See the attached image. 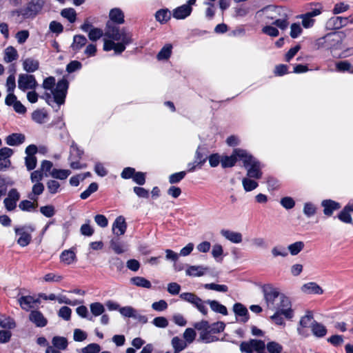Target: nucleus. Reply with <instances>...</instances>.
I'll use <instances>...</instances> for the list:
<instances>
[{
	"label": "nucleus",
	"instance_id": "052dcab7",
	"mask_svg": "<svg viewBox=\"0 0 353 353\" xmlns=\"http://www.w3.org/2000/svg\"><path fill=\"white\" fill-rule=\"evenodd\" d=\"M61 15L68 19L71 23L74 22L76 19V12L73 8H65L61 11Z\"/></svg>",
	"mask_w": 353,
	"mask_h": 353
},
{
	"label": "nucleus",
	"instance_id": "79ce46f5",
	"mask_svg": "<svg viewBox=\"0 0 353 353\" xmlns=\"http://www.w3.org/2000/svg\"><path fill=\"white\" fill-rule=\"evenodd\" d=\"M155 18L161 23H165L170 19V12L168 9L159 10L156 12Z\"/></svg>",
	"mask_w": 353,
	"mask_h": 353
},
{
	"label": "nucleus",
	"instance_id": "9d476101",
	"mask_svg": "<svg viewBox=\"0 0 353 353\" xmlns=\"http://www.w3.org/2000/svg\"><path fill=\"white\" fill-rule=\"evenodd\" d=\"M196 0H188L186 3L180 6L172 11V16L176 19H184L189 17L192 11V6L196 4Z\"/></svg>",
	"mask_w": 353,
	"mask_h": 353
},
{
	"label": "nucleus",
	"instance_id": "774afa93",
	"mask_svg": "<svg viewBox=\"0 0 353 353\" xmlns=\"http://www.w3.org/2000/svg\"><path fill=\"white\" fill-rule=\"evenodd\" d=\"M37 160L35 156H26L25 164L28 170L30 171L35 168Z\"/></svg>",
	"mask_w": 353,
	"mask_h": 353
},
{
	"label": "nucleus",
	"instance_id": "ea45409f",
	"mask_svg": "<svg viewBox=\"0 0 353 353\" xmlns=\"http://www.w3.org/2000/svg\"><path fill=\"white\" fill-rule=\"evenodd\" d=\"M70 174L71 172L69 170L53 169L50 172L52 177L60 180L66 179Z\"/></svg>",
	"mask_w": 353,
	"mask_h": 353
},
{
	"label": "nucleus",
	"instance_id": "6ab92c4d",
	"mask_svg": "<svg viewBox=\"0 0 353 353\" xmlns=\"http://www.w3.org/2000/svg\"><path fill=\"white\" fill-rule=\"evenodd\" d=\"M323 207V213L327 216H331L334 210L340 208V204L332 200H324L321 203Z\"/></svg>",
	"mask_w": 353,
	"mask_h": 353
},
{
	"label": "nucleus",
	"instance_id": "9b49d317",
	"mask_svg": "<svg viewBox=\"0 0 353 353\" xmlns=\"http://www.w3.org/2000/svg\"><path fill=\"white\" fill-rule=\"evenodd\" d=\"M20 199V194L15 188H12L8 193L7 197L3 200L5 208L8 211L14 210L17 203Z\"/></svg>",
	"mask_w": 353,
	"mask_h": 353
},
{
	"label": "nucleus",
	"instance_id": "412c9836",
	"mask_svg": "<svg viewBox=\"0 0 353 353\" xmlns=\"http://www.w3.org/2000/svg\"><path fill=\"white\" fill-rule=\"evenodd\" d=\"M349 23V19L342 17H334L330 19L327 25L332 29H340L341 28L346 26Z\"/></svg>",
	"mask_w": 353,
	"mask_h": 353
},
{
	"label": "nucleus",
	"instance_id": "b1692460",
	"mask_svg": "<svg viewBox=\"0 0 353 353\" xmlns=\"http://www.w3.org/2000/svg\"><path fill=\"white\" fill-rule=\"evenodd\" d=\"M44 190V185L41 183H36L32 188V191L28 195L29 199L37 201L38 196L41 195Z\"/></svg>",
	"mask_w": 353,
	"mask_h": 353
},
{
	"label": "nucleus",
	"instance_id": "ddd939ff",
	"mask_svg": "<svg viewBox=\"0 0 353 353\" xmlns=\"http://www.w3.org/2000/svg\"><path fill=\"white\" fill-rule=\"evenodd\" d=\"M209 270V268L203 265H188L185 274L188 276H202Z\"/></svg>",
	"mask_w": 353,
	"mask_h": 353
},
{
	"label": "nucleus",
	"instance_id": "0e129e2a",
	"mask_svg": "<svg viewBox=\"0 0 353 353\" xmlns=\"http://www.w3.org/2000/svg\"><path fill=\"white\" fill-rule=\"evenodd\" d=\"M41 213L46 217H52L55 214L54 207L52 205H48L40 208Z\"/></svg>",
	"mask_w": 353,
	"mask_h": 353
},
{
	"label": "nucleus",
	"instance_id": "6e6d98bb",
	"mask_svg": "<svg viewBox=\"0 0 353 353\" xmlns=\"http://www.w3.org/2000/svg\"><path fill=\"white\" fill-rule=\"evenodd\" d=\"M14 321L10 317L0 318V327L5 329H13L15 327Z\"/></svg>",
	"mask_w": 353,
	"mask_h": 353
},
{
	"label": "nucleus",
	"instance_id": "5701e85b",
	"mask_svg": "<svg viewBox=\"0 0 353 353\" xmlns=\"http://www.w3.org/2000/svg\"><path fill=\"white\" fill-rule=\"evenodd\" d=\"M313 319V314L311 311L307 310L306 314L302 316L299 321L297 332L299 334H303V329L307 327L309 324Z\"/></svg>",
	"mask_w": 353,
	"mask_h": 353
},
{
	"label": "nucleus",
	"instance_id": "c85d7f7f",
	"mask_svg": "<svg viewBox=\"0 0 353 353\" xmlns=\"http://www.w3.org/2000/svg\"><path fill=\"white\" fill-rule=\"evenodd\" d=\"M130 282L137 286L143 288L150 289L152 288V284L150 281L142 276H134L130 279Z\"/></svg>",
	"mask_w": 353,
	"mask_h": 353
},
{
	"label": "nucleus",
	"instance_id": "dca6fc26",
	"mask_svg": "<svg viewBox=\"0 0 353 353\" xmlns=\"http://www.w3.org/2000/svg\"><path fill=\"white\" fill-rule=\"evenodd\" d=\"M29 319L34 323L37 327H44L48 323L47 319L44 317L43 314L37 310H33L30 312Z\"/></svg>",
	"mask_w": 353,
	"mask_h": 353
},
{
	"label": "nucleus",
	"instance_id": "7c9ffc66",
	"mask_svg": "<svg viewBox=\"0 0 353 353\" xmlns=\"http://www.w3.org/2000/svg\"><path fill=\"white\" fill-rule=\"evenodd\" d=\"M25 140V136L21 134L14 133L6 138V143L9 145H17L22 143Z\"/></svg>",
	"mask_w": 353,
	"mask_h": 353
},
{
	"label": "nucleus",
	"instance_id": "bb28decb",
	"mask_svg": "<svg viewBox=\"0 0 353 353\" xmlns=\"http://www.w3.org/2000/svg\"><path fill=\"white\" fill-rule=\"evenodd\" d=\"M61 261L70 265L76 261V254L74 251L71 250H64L60 255Z\"/></svg>",
	"mask_w": 353,
	"mask_h": 353
},
{
	"label": "nucleus",
	"instance_id": "c9c22d12",
	"mask_svg": "<svg viewBox=\"0 0 353 353\" xmlns=\"http://www.w3.org/2000/svg\"><path fill=\"white\" fill-rule=\"evenodd\" d=\"M206 328L211 334L215 335L216 334L220 333L224 330L225 324L221 321L210 324L208 321H207Z\"/></svg>",
	"mask_w": 353,
	"mask_h": 353
},
{
	"label": "nucleus",
	"instance_id": "a18cd8bd",
	"mask_svg": "<svg viewBox=\"0 0 353 353\" xmlns=\"http://www.w3.org/2000/svg\"><path fill=\"white\" fill-rule=\"evenodd\" d=\"M305 244L303 241H296L288 246L289 252L292 255H297L304 248Z\"/></svg>",
	"mask_w": 353,
	"mask_h": 353
},
{
	"label": "nucleus",
	"instance_id": "39448f33",
	"mask_svg": "<svg viewBox=\"0 0 353 353\" xmlns=\"http://www.w3.org/2000/svg\"><path fill=\"white\" fill-rule=\"evenodd\" d=\"M285 10L281 7L268 6L257 11L255 17L259 19L275 20Z\"/></svg>",
	"mask_w": 353,
	"mask_h": 353
},
{
	"label": "nucleus",
	"instance_id": "4468645a",
	"mask_svg": "<svg viewBox=\"0 0 353 353\" xmlns=\"http://www.w3.org/2000/svg\"><path fill=\"white\" fill-rule=\"evenodd\" d=\"M238 151H245L240 148L234 149L230 156H225L221 160L223 168H231L234 165L237 160H240V156L237 154Z\"/></svg>",
	"mask_w": 353,
	"mask_h": 353
},
{
	"label": "nucleus",
	"instance_id": "4d7b16f0",
	"mask_svg": "<svg viewBox=\"0 0 353 353\" xmlns=\"http://www.w3.org/2000/svg\"><path fill=\"white\" fill-rule=\"evenodd\" d=\"M103 34L101 29L97 28H92L88 32V37L92 41H96L99 39Z\"/></svg>",
	"mask_w": 353,
	"mask_h": 353
},
{
	"label": "nucleus",
	"instance_id": "473e14b6",
	"mask_svg": "<svg viewBox=\"0 0 353 353\" xmlns=\"http://www.w3.org/2000/svg\"><path fill=\"white\" fill-rule=\"evenodd\" d=\"M37 205V201H33L30 199L23 200L19 203V208L22 211L31 212L34 210Z\"/></svg>",
	"mask_w": 353,
	"mask_h": 353
},
{
	"label": "nucleus",
	"instance_id": "20e7f679",
	"mask_svg": "<svg viewBox=\"0 0 353 353\" xmlns=\"http://www.w3.org/2000/svg\"><path fill=\"white\" fill-rule=\"evenodd\" d=\"M240 156V161H242L243 165L247 170V176L255 179L262 177L261 166L259 161L253 157L247 151H238Z\"/></svg>",
	"mask_w": 353,
	"mask_h": 353
},
{
	"label": "nucleus",
	"instance_id": "0eeeda50",
	"mask_svg": "<svg viewBox=\"0 0 353 353\" xmlns=\"http://www.w3.org/2000/svg\"><path fill=\"white\" fill-rule=\"evenodd\" d=\"M207 321H201L194 324L196 330L199 331V341L210 343L219 340L218 337L211 334L206 328Z\"/></svg>",
	"mask_w": 353,
	"mask_h": 353
},
{
	"label": "nucleus",
	"instance_id": "c03bdc74",
	"mask_svg": "<svg viewBox=\"0 0 353 353\" xmlns=\"http://www.w3.org/2000/svg\"><path fill=\"white\" fill-rule=\"evenodd\" d=\"M248 176L242 179V185L246 192H250L258 187V183Z\"/></svg>",
	"mask_w": 353,
	"mask_h": 353
},
{
	"label": "nucleus",
	"instance_id": "72a5a7b5",
	"mask_svg": "<svg viewBox=\"0 0 353 353\" xmlns=\"http://www.w3.org/2000/svg\"><path fill=\"white\" fill-rule=\"evenodd\" d=\"M4 61L6 63L12 62L18 58L17 50L12 46H8L5 49Z\"/></svg>",
	"mask_w": 353,
	"mask_h": 353
},
{
	"label": "nucleus",
	"instance_id": "e433bc0d",
	"mask_svg": "<svg viewBox=\"0 0 353 353\" xmlns=\"http://www.w3.org/2000/svg\"><path fill=\"white\" fill-rule=\"evenodd\" d=\"M208 154L204 147L199 146L195 154V163L202 165L207 159Z\"/></svg>",
	"mask_w": 353,
	"mask_h": 353
},
{
	"label": "nucleus",
	"instance_id": "6e6552de",
	"mask_svg": "<svg viewBox=\"0 0 353 353\" xmlns=\"http://www.w3.org/2000/svg\"><path fill=\"white\" fill-rule=\"evenodd\" d=\"M44 3V0H30L23 8V19L34 18L41 11Z\"/></svg>",
	"mask_w": 353,
	"mask_h": 353
},
{
	"label": "nucleus",
	"instance_id": "423d86ee",
	"mask_svg": "<svg viewBox=\"0 0 353 353\" xmlns=\"http://www.w3.org/2000/svg\"><path fill=\"white\" fill-rule=\"evenodd\" d=\"M180 298L194 305L203 315L208 314V308L205 305L207 301H204L196 294L190 292H184L180 294Z\"/></svg>",
	"mask_w": 353,
	"mask_h": 353
},
{
	"label": "nucleus",
	"instance_id": "a878e982",
	"mask_svg": "<svg viewBox=\"0 0 353 353\" xmlns=\"http://www.w3.org/2000/svg\"><path fill=\"white\" fill-rule=\"evenodd\" d=\"M109 16L110 19L116 23L122 24L124 23V14L119 8L112 9Z\"/></svg>",
	"mask_w": 353,
	"mask_h": 353
},
{
	"label": "nucleus",
	"instance_id": "5fc2aeb1",
	"mask_svg": "<svg viewBox=\"0 0 353 353\" xmlns=\"http://www.w3.org/2000/svg\"><path fill=\"white\" fill-rule=\"evenodd\" d=\"M46 186L51 194H55L60 191V183L57 181L49 180Z\"/></svg>",
	"mask_w": 353,
	"mask_h": 353
},
{
	"label": "nucleus",
	"instance_id": "a19ab883",
	"mask_svg": "<svg viewBox=\"0 0 353 353\" xmlns=\"http://www.w3.org/2000/svg\"><path fill=\"white\" fill-rule=\"evenodd\" d=\"M48 117V114L44 110H37L32 114V119L38 123H43Z\"/></svg>",
	"mask_w": 353,
	"mask_h": 353
},
{
	"label": "nucleus",
	"instance_id": "f3484780",
	"mask_svg": "<svg viewBox=\"0 0 353 353\" xmlns=\"http://www.w3.org/2000/svg\"><path fill=\"white\" fill-rule=\"evenodd\" d=\"M221 234L233 243H240L243 240L241 233L238 232H234L229 230H222L221 231Z\"/></svg>",
	"mask_w": 353,
	"mask_h": 353
},
{
	"label": "nucleus",
	"instance_id": "2f4dec72",
	"mask_svg": "<svg viewBox=\"0 0 353 353\" xmlns=\"http://www.w3.org/2000/svg\"><path fill=\"white\" fill-rule=\"evenodd\" d=\"M273 24L281 30H285L288 28L289 23L288 21V15L285 10L274 21Z\"/></svg>",
	"mask_w": 353,
	"mask_h": 353
},
{
	"label": "nucleus",
	"instance_id": "f704fd0d",
	"mask_svg": "<svg viewBox=\"0 0 353 353\" xmlns=\"http://www.w3.org/2000/svg\"><path fill=\"white\" fill-rule=\"evenodd\" d=\"M171 343L174 350V353H179L187 347L186 342L178 336L173 337Z\"/></svg>",
	"mask_w": 353,
	"mask_h": 353
},
{
	"label": "nucleus",
	"instance_id": "3c124183",
	"mask_svg": "<svg viewBox=\"0 0 353 353\" xmlns=\"http://www.w3.org/2000/svg\"><path fill=\"white\" fill-rule=\"evenodd\" d=\"M266 352L268 353H281L283 347L279 343L272 341L268 343L266 345Z\"/></svg>",
	"mask_w": 353,
	"mask_h": 353
},
{
	"label": "nucleus",
	"instance_id": "cd10ccee",
	"mask_svg": "<svg viewBox=\"0 0 353 353\" xmlns=\"http://www.w3.org/2000/svg\"><path fill=\"white\" fill-rule=\"evenodd\" d=\"M87 43V39L83 35H75L71 48L74 51L81 50Z\"/></svg>",
	"mask_w": 353,
	"mask_h": 353
},
{
	"label": "nucleus",
	"instance_id": "bf43d9fd",
	"mask_svg": "<svg viewBox=\"0 0 353 353\" xmlns=\"http://www.w3.org/2000/svg\"><path fill=\"white\" fill-rule=\"evenodd\" d=\"M336 68L338 71L342 72L347 71L350 72V73H353V70H352V65L347 61H339L336 63Z\"/></svg>",
	"mask_w": 353,
	"mask_h": 353
},
{
	"label": "nucleus",
	"instance_id": "680f3d73",
	"mask_svg": "<svg viewBox=\"0 0 353 353\" xmlns=\"http://www.w3.org/2000/svg\"><path fill=\"white\" fill-rule=\"evenodd\" d=\"M90 220H87L86 223L81 226L80 232L82 235L90 236L94 234V229L90 225Z\"/></svg>",
	"mask_w": 353,
	"mask_h": 353
},
{
	"label": "nucleus",
	"instance_id": "8fccbe9b",
	"mask_svg": "<svg viewBox=\"0 0 353 353\" xmlns=\"http://www.w3.org/2000/svg\"><path fill=\"white\" fill-rule=\"evenodd\" d=\"M196 336V333L195 330L194 329L190 328V327L185 329V330L184 331V332L183 334V339L187 344L192 343L194 341Z\"/></svg>",
	"mask_w": 353,
	"mask_h": 353
},
{
	"label": "nucleus",
	"instance_id": "c756f323",
	"mask_svg": "<svg viewBox=\"0 0 353 353\" xmlns=\"http://www.w3.org/2000/svg\"><path fill=\"white\" fill-rule=\"evenodd\" d=\"M313 334L317 337H323L327 333L325 327L316 321H314L311 326Z\"/></svg>",
	"mask_w": 353,
	"mask_h": 353
},
{
	"label": "nucleus",
	"instance_id": "864d4df0",
	"mask_svg": "<svg viewBox=\"0 0 353 353\" xmlns=\"http://www.w3.org/2000/svg\"><path fill=\"white\" fill-rule=\"evenodd\" d=\"M303 211L307 217H311L316 214V208L312 203L307 202L304 204Z\"/></svg>",
	"mask_w": 353,
	"mask_h": 353
},
{
	"label": "nucleus",
	"instance_id": "338daca9",
	"mask_svg": "<svg viewBox=\"0 0 353 353\" xmlns=\"http://www.w3.org/2000/svg\"><path fill=\"white\" fill-rule=\"evenodd\" d=\"M280 203L286 210H290L295 205L294 200L290 196H285L282 198Z\"/></svg>",
	"mask_w": 353,
	"mask_h": 353
},
{
	"label": "nucleus",
	"instance_id": "603ef678",
	"mask_svg": "<svg viewBox=\"0 0 353 353\" xmlns=\"http://www.w3.org/2000/svg\"><path fill=\"white\" fill-rule=\"evenodd\" d=\"M97 190L98 184L95 182H93L90 183L88 188L81 194L80 197L81 199H86L92 193L95 192Z\"/></svg>",
	"mask_w": 353,
	"mask_h": 353
},
{
	"label": "nucleus",
	"instance_id": "7ed1b4c3",
	"mask_svg": "<svg viewBox=\"0 0 353 353\" xmlns=\"http://www.w3.org/2000/svg\"><path fill=\"white\" fill-rule=\"evenodd\" d=\"M54 85L55 78L53 77H49L45 79L42 85L45 90H51L54 102L59 106L65 103V99L68 88V82L66 79H62L57 82L55 88H54Z\"/></svg>",
	"mask_w": 353,
	"mask_h": 353
},
{
	"label": "nucleus",
	"instance_id": "69168bd1",
	"mask_svg": "<svg viewBox=\"0 0 353 353\" xmlns=\"http://www.w3.org/2000/svg\"><path fill=\"white\" fill-rule=\"evenodd\" d=\"M44 176H47L48 174L46 173L43 174L41 170H37L31 173L30 180L32 183H41L40 181Z\"/></svg>",
	"mask_w": 353,
	"mask_h": 353
},
{
	"label": "nucleus",
	"instance_id": "a211bd4d",
	"mask_svg": "<svg viewBox=\"0 0 353 353\" xmlns=\"http://www.w3.org/2000/svg\"><path fill=\"white\" fill-rule=\"evenodd\" d=\"M15 232L17 235L19 236L17 243L22 247L28 245L31 241V235L29 234L24 228H16Z\"/></svg>",
	"mask_w": 353,
	"mask_h": 353
},
{
	"label": "nucleus",
	"instance_id": "e2e57ef3",
	"mask_svg": "<svg viewBox=\"0 0 353 353\" xmlns=\"http://www.w3.org/2000/svg\"><path fill=\"white\" fill-rule=\"evenodd\" d=\"M120 314L125 317H135L137 311L131 306L119 308Z\"/></svg>",
	"mask_w": 353,
	"mask_h": 353
},
{
	"label": "nucleus",
	"instance_id": "f03ea898",
	"mask_svg": "<svg viewBox=\"0 0 353 353\" xmlns=\"http://www.w3.org/2000/svg\"><path fill=\"white\" fill-rule=\"evenodd\" d=\"M262 292L268 309L279 310L287 319L293 317V310L288 297L281 294L277 288L270 284L263 285Z\"/></svg>",
	"mask_w": 353,
	"mask_h": 353
},
{
	"label": "nucleus",
	"instance_id": "de8ad7c7",
	"mask_svg": "<svg viewBox=\"0 0 353 353\" xmlns=\"http://www.w3.org/2000/svg\"><path fill=\"white\" fill-rule=\"evenodd\" d=\"M271 253L274 258L278 256L286 257L288 255V250L281 245L274 246L271 250Z\"/></svg>",
	"mask_w": 353,
	"mask_h": 353
},
{
	"label": "nucleus",
	"instance_id": "09e8293b",
	"mask_svg": "<svg viewBox=\"0 0 353 353\" xmlns=\"http://www.w3.org/2000/svg\"><path fill=\"white\" fill-rule=\"evenodd\" d=\"M90 311L93 316H99L103 314L105 307L103 305L99 302L92 303L90 305Z\"/></svg>",
	"mask_w": 353,
	"mask_h": 353
},
{
	"label": "nucleus",
	"instance_id": "4be33fe9",
	"mask_svg": "<svg viewBox=\"0 0 353 353\" xmlns=\"http://www.w3.org/2000/svg\"><path fill=\"white\" fill-rule=\"evenodd\" d=\"M233 311L236 315L241 317V322L245 323L248 321V311L243 304L240 303H235L233 306Z\"/></svg>",
	"mask_w": 353,
	"mask_h": 353
},
{
	"label": "nucleus",
	"instance_id": "4c0bfd02",
	"mask_svg": "<svg viewBox=\"0 0 353 353\" xmlns=\"http://www.w3.org/2000/svg\"><path fill=\"white\" fill-rule=\"evenodd\" d=\"M207 304H209L210 306V308L216 312L220 313L223 315H226L228 314V310H227L226 307L224 306L223 305L220 304L216 301L208 300Z\"/></svg>",
	"mask_w": 353,
	"mask_h": 353
},
{
	"label": "nucleus",
	"instance_id": "aec40b11",
	"mask_svg": "<svg viewBox=\"0 0 353 353\" xmlns=\"http://www.w3.org/2000/svg\"><path fill=\"white\" fill-rule=\"evenodd\" d=\"M301 291L305 294H322L323 289L314 282H309L301 287Z\"/></svg>",
	"mask_w": 353,
	"mask_h": 353
},
{
	"label": "nucleus",
	"instance_id": "37998d69",
	"mask_svg": "<svg viewBox=\"0 0 353 353\" xmlns=\"http://www.w3.org/2000/svg\"><path fill=\"white\" fill-rule=\"evenodd\" d=\"M82 155H83V151L81 150L77 147V145L74 143V141H72V144L70 145L69 160H71V159L79 160L81 158Z\"/></svg>",
	"mask_w": 353,
	"mask_h": 353
},
{
	"label": "nucleus",
	"instance_id": "393cba45",
	"mask_svg": "<svg viewBox=\"0 0 353 353\" xmlns=\"http://www.w3.org/2000/svg\"><path fill=\"white\" fill-rule=\"evenodd\" d=\"M39 61L32 58H28L23 61V70L27 72H34L39 68Z\"/></svg>",
	"mask_w": 353,
	"mask_h": 353
},
{
	"label": "nucleus",
	"instance_id": "49530a36",
	"mask_svg": "<svg viewBox=\"0 0 353 353\" xmlns=\"http://www.w3.org/2000/svg\"><path fill=\"white\" fill-rule=\"evenodd\" d=\"M172 46L171 44H166L158 53L157 57L159 60L168 59L172 54Z\"/></svg>",
	"mask_w": 353,
	"mask_h": 353
},
{
	"label": "nucleus",
	"instance_id": "1a4fd4ad",
	"mask_svg": "<svg viewBox=\"0 0 353 353\" xmlns=\"http://www.w3.org/2000/svg\"><path fill=\"white\" fill-rule=\"evenodd\" d=\"M37 81L32 74H20L18 78V88L23 92L27 90H35L37 87Z\"/></svg>",
	"mask_w": 353,
	"mask_h": 353
},
{
	"label": "nucleus",
	"instance_id": "2eb2a0df",
	"mask_svg": "<svg viewBox=\"0 0 353 353\" xmlns=\"http://www.w3.org/2000/svg\"><path fill=\"white\" fill-rule=\"evenodd\" d=\"M18 302L23 310L28 311L34 304L40 303V300L32 296H23L19 299Z\"/></svg>",
	"mask_w": 353,
	"mask_h": 353
},
{
	"label": "nucleus",
	"instance_id": "13d9d810",
	"mask_svg": "<svg viewBox=\"0 0 353 353\" xmlns=\"http://www.w3.org/2000/svg\"><path fill=\"white\" fill-rule=\"evenodd\" d=\"M204 288L207 290H215L217 292H226L228 290V288L225 285H219L216 283H206L204 285Z\"/></svg>",
	"mask_w": 353,
	"mask_h": 353
},
{
	"label": "nucleus",
	"instance_id": "58836bf2",
	"mask_svg": "<svg viewBox=\"0 0 353 353\" xmlns=\"http://www.w3.org/2000/svg\"><path fill=\"white\" fill-rule=\"evenodd\" d=\"M52 343L54 347L61 350H65L68 346V341L66 338L63 336H54L52 340Z\"/></svg>",
	"mask_w": 353,
	"mask_h": 353
},
{
	"label": "nucleus",
	"instance_id": "f8f14e48",
	"mask_svg": "<svg viewBox=\"0 0 353 353\" xmlns=\"http://www.w3.org/2000/svg\"><path fill=\"white\" fill-rule=\"evenodd\" d=\"M127 224L123 216H119L116 218L112 224V232L117 236L123 235L126 231Z\"/></svg>",
	"mask_w": 353,
	"mask_h": 353
},
{
	"label": "nucleus",
	"instance_id": "f257e3e1",
	"mask_svg": "<svg viewBox=\"0 0 353 353\" xmlns=\"http://www.w3.org/2000/svg\"><path fill=\"white\" fill-rule=\"evenodd\" d=\"M104 35L109 39H104L103 50H113L117 54L123 52L125 50V46L132 42L130 32L124 28L121 29L110 24H108Z\"/></svg>",
	"mask_w": 353,
	"mask_h": 353
}]
</instances>
